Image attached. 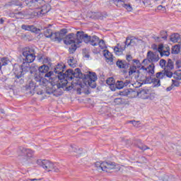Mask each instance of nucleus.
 Returning <instances> with one entry per match:
<instances>
[{
  "mask_svg": "<svg viewBox=\"0 0 181 181\" xmlns=\"http://www.w3.org/2000/svg\"><path fill=\"white\" fill-rule=\"evenodd\" d=\"M131 123H132V125L134 127H138V122L136 121H130Z\"/></svg>",
  "mask_w": 181,
  "mask_h": 181,
  "instance_id": "3c124183",
  "label": "nucleus"
},
{
  "mask_svg": "<svg viewBox=\"0 0 181 181\" xmlns=\"http://www.w3.org/2000/svg\"><path fill=\"white\" fill-rule=\"evenodd\" d=\"M155 74V64L152 63L147 68L141 66L138 70V78H141L143 81L152 77Z\"/></svg>",
  "mask_w": 181,
  "mask_h": 181,
  "instance_id": "f03ea898",
  "label": "nucleus"
},
{
  "mask_svg": "<svg viewBox=\"0 0 181 181\" xmlns=\"http://www.w3.org/2000/svg\"><path fill=\"white\" fill-rule=\"evenodd\" d=\"M116 65L119 69H127V67H128V64L125 61L118 60L116 62Z\"/></svg>",
  "mask_w": 181,
  "mask_h": 181,
  "instance_id": "b1692460",
  "label": "nucleus"
},
{
  "mask_svg": "<svg viewBox=\"0 0 181 181\" xmlns=\"http://www.w3.org/2000/svg\"><path fill=\"white\" fill-rule=\"evenodd\" d=\"M133 62H134V63H135L136 67L137 69H141L142 65L141 64V62H139V60H138V59H133Z\"/></svg>",
  "mask_w": 181,
  "mask_h": 181,
  "instance_id": "a19ab883",
  "label": "nucleus"
},
{
  "mask_svg": "<svg viewBox=\"0 0 181 181\" xmlns=\"http://www.w3.org/2000/svg\"><path fill=\"white\" fill-rule=\"evenodd\" d=\"M91 37L88 36L87 34H84L83 31H78L76 33V43L80 45L84 41L85 43H90Z\"/></svg>",
  "mask_w": 181,
  "mask_h": 181,
  "instance_id": "9d476101",
  "label": "nucleus"
},
{
  "mask_svg": "<svg viewBox=\"0 0 181 181\" xmlns=\"http://www.w3.org/2000/svg\"><path fill=\"white\" fill-rule=\"evenodd\" d=\"M64 71V66L62 64H58L55 69H54V73L56 74H58V83L52 85V87H54V90L51 91V93H53V91H56L57 88H64V87H66V90L68 91H70L72 88H74L75 84H78V82H75L73 81L71 82V86H69V82L67 81V71Z\"/></svg>",
  "mask_w": 181,
  "mask_h": 181,
  "instance_id": "f257e3e1",
  "label": "nucleus"
},
{
  "mask_svg": "<svg viewBox=\"0 0 181 181\" xmlns=\"http://www.w3.org/2000/svg\"><path fill=\"white\" fill-rule=\"evenodd\" d=\"M66 80L69 82V80H71L72 78H83V74H81V71L80 69L76 68L74 71L73 69H68L66 71Z\"/></svg>",
  "mask_w": 181,
  "mask_h": 181,
  "instance_id": "1a4fd4ad",
  "label": "nucleus"
},
{
  "mask_svg": "<svg viewBox=\"0 0 181 181\" xmlns=\"http://www.w3.org/2000/svg\"><path fill=\"white\" fill-rule=\"evenodd\" d=\"M165 50V48L163 47V45H160L158 47V53H161L163 51Z\"/></svg>",
  "mask_w": 181,
  "mask_h": 181,
  "instance_id": "a18cd8bd",
  "label": "nucleus"
},
{
  "mask_svg": "<svg viewBox=\"0 0 181 181\" xmlns=\"http://www.w3.org/2000/svg\"><path fill=\"white\" fill-rule=\"evenodd\" d=\"M0 23H1V24L4 23V19L1 18V19H0Z\"/></svg>",
  "mask_w": 181,
  "mask_h": 181,
  "instance_id": "5fc2aeb1",
  "label": "nucleus"
},
{
  "mask_svg": "<svg viewBox=\"0 0 181 181\" xmlns=\"http://www.w3.org/2000/svg\"><path fill=\"white\" fill-rule=\"evenodd\" d=\"M104 56L106 59L107 63H109L110 65L114 64V57H112V54L111 52L107 51V52L104 54Z\"/></svg>",
  "mask_w": 181,
  "mask_h": 181,
  "instance_id": "412c9836",
  "label": "nucleus"
},
{
  "mask_svg": "<svg viewBox=\"0 0 181 181\" xmlns=\"http://www.w3.org/2000/svg\"><path fill=\"white\" fill-rule=\"evenodd\" d=\"M137 148H139V149H140L141 151H146V149H149V147L144 144H142L141 143L137 144Z\"/></svg>",
  "mask_w": 181,
  "mask_h": 181,
  "instance_id": "f704fd0d",
  "label": "nucleus"
},
{
  "mask_svg": "<svg viewBox=\"0 0 181 181\" xmlns=\"http://www.w3.org/2000/svg\"><path fill=\"white\" fill-rule=\"evenodd\" d=\"M139 40L138 39L134 37L132 39L129 38H127L126 41H125V45L127 46H135L136 45V43H138Z\"/></svg>",
  "mask_w": 181,
  "mask_h": 181,
  "instance_id": "4be33fe9",
  "label": "nucleus"
},
{
  "mask_svg": "<svg viewBox=\"0 0 181 181\" xmlns=\"http://www.w3.org/2000/svg\"><path fill=\"white\" fill-rule=\"evenodd\" d=\"M126 59L127 60V62H131V60H132V56L127 55Z\"/></svg>",
  "mask_w": 181,
  "mask_h": 181,
  "instance_id": "8fccbe9b",
  "label": "nucleus"
},
{
  "mask_svg": "<svg viewBox=\"0 0 181 181\" xmlns=\"http://www.w3.org/2000/svg\"><path fill=\"white\" fill-rule=\"evenodd\" d=\"M95 166L98 172H110L112 169H115L117 165L112 162H96Z\"/></svg>",
  "mask_w": 181,
  "mask_h": 181,
  "instance_id": "20e7f679",
  "label": "nucleus"
},
{
  "mask_svg": "<svg viewBox=\"0 0 181 181\" xmlns=\"http://www.w3.org/2000/svg\"><path fill=\"white\" fill-rule=\"evenodd\" d=\"M172 81H173V84H174V86H179V83L176 82V81L172 80Z\"/></svg>",
  "mask_w": 181,
  "mask_h": 181,
  "instance_id": "864d4df0",
  "label": "nucleus"
},
{
  "mask_svg": "<svg viewBox=\"0 0 181 181\" xmlns=\"http://www.w3.org/2000/svg\"><path fill=\"white\" fill-rule=\"evenodd\" d=\"M159 61V55L156 53H153L151 51H148L147 53V59H144L143 62H149L150 63H156Z\"/></svg>",
  "mask_w": 181,
  "mask_h": 181,
  "instance_id": "dca6fc26",
  "label": "nucleus"
},
{
  "mask_svg": "<svg viewBox=\"0 0 181 181\" xmlns=\"http://www.w3.org/2000/svg\"><path fill=\"white\" fill-rule=\"evenodd\" d=\"M134 82H132V80L131 78H126L124 81H117L115 86L117 90H121L124 88V87H131L132 86L134 87Z\"/></svg>",
  "mask_w": 181,
  "mask_h": 181,
  "instance_id": "9b49d317",
  "label": "nucleus"
},
{
  "mask_svg": "<svg viewBox=\"0 0 181 181\" xmlns=\"http://www.w3.org/2000/svg\"><path fill=\"white\" fill-rule=\"evenodd\" d=\"M164 71H165V77H172V76H173V73H172V71H170V70H165Z\"/></svg>",
  "mask_w": 181,
  "mask_h": 181,
  "instance_id": "79ce46f5",
  "label": "nucleus"
},
{
  "mask_svg": "<svg viewBox=\"0 0 181 181\" xmlns=\"http://www.w3.org/2000/svg\"><path fill=\"white\" fill-rule=\"evenodd\" d=\"M34 80L36 83H38L39 86H42L43 87L49 84V81L43 75H41V74H35L34 75Z\"/></svg>",
  "mask_w": 181,
  "mask_h": 181,
  "instance_id": "ddd939ff",
  "label": "nucleus"
},
{
  "mask_svg": "<svg viewBox=\"0 0 181 181\" xmlns=\"http://www.w3.org/2000/svg\"><path fill=\"white\" fill-rule=\"evenodd\" d=\"M138 95L142 100H151V90L148 89H143L138 92Z\"/></svg>",
  "mask_w": 181,
  "mask_h": 181,
  "instance_id": "f3484780",
  "label": "nucleus"
},
{
  "mask_svg": "<svg viewBox=\"0 0 181 181\" xmlns=\"http://www.w3.org/2000/svg\"><path fill=\"white\" fill-rule=\"evenodd\" d=\"M21 29L24 30H30V32H36V28L33 25H23Z\"/></svg>",
  "mask_w": 181,
  "mask_h": 181,
  "instance_id": "a878e982",
  "label": "nucleus"
},
{
  "mask_svg": "<svg viewBox=\"0 0 181 181\" xmlns=\"http://www.w3.org/2000/svg\"><path fill=\"white\" fill-rule=\"evenodd\" d=\"M180 52V46L175 45L172 48V53L173 54H177Z\"/></svg>",
  "mask_w": 181,
  "mask_h": 181,
  "instance_id": "7c9ffc66",
  "label": "nucleus"
},
{
  "mask_svg": "<svg viewBox=\"0 0 181 181\" xmlns=\"http://www.w3.org/2000/svg\"><path fill=\"white\" fill-rule=\"evenodd\" d=\"M49 11L50 8L47 9V7L46 6H43L42 9H40V11H36L35 13L37 16H38L39 18H42L43 15H46V13H47V12H49Z\"/></svg>",
  "mask_w": 181,
  "mask_h": 181,
  "instance_id": "aec40b11",
  "label": "nucleus"
},
{
  "mask_svg": "<svg viewBox=\"0 0 181 181\" xmlns=\"http://www.w3.org/2000/svg\"><path fill=\"white\" fill-rule=\"evenodd\" d=\"M76 63H77V61L74 60V57H71L70 59L68 60V64L70 66V67H72L73 69L76 67Z\"/></svg>",
  "mask_w": 181,
  "mask_h": 181,
  "instance_id": "c756f323",
  "label": "nucleus"
},
{
  "mask_svg": "<svg viewBox=\"0 0 181 181\" xmlns=\"http://www.w3.org/2000/svg\"><path fill=\"white\" fill-rule=\"evenodd\" d=\"M67 29L64 28L62 29L59 32L53 33L52 40H54V42H60L61 40L64 39V36L67 35Z\"/></svg>",
  "mask_w": 181,
  "mask_h": 181,
  "instance_id": "f8f14e48",
  "label": "nucleus"
},
{
  "mask_svg": "<svg viewBox=\"0 0 181 181\" xmlns=\"http://www.w3.org/2000/svg\"><path fill=\"white\" fill-rule=\"evenodd\" d=\"M99 40H100V38L98 37L93 35L90 37V44L92 46H97V45H98Z\"/></svg>",
  "mask_w": 181,
  "mask_h": 181,
  "instance_id": "393cba45",
  "label": "nucleus"
},
{
  "mask_svg": "<svg viewBox=\"0 0 181 181\" xmlns=\"http://www.w3.org/2000/svg\"><path fill=\"white\" fill-rule=\"evenodd\" d=\"M170 40L173 43H177L179 40H180V35L179 33H174L170 35Z\"/></svg>",
  "mask_w": 181,
  "mask_h": 181,
  "instance_id": "5701e85b",
  "label": "nucleus"
},
{
  "mask_svg": "<svg viewBox=\"0 0 181 181\" xmlns=\"http://www.w3.org/2000/svg\"><path fill=\"white\" fill-rule=\"evenodd\" d=\"M173 77L175 80H181V71H176L173 74Z\"/></svg>",
  "mask_w": 181,
  "mask_h": 181,
  "instance_id": "473e14b6",
  "label": "nucleus"
},
{
  "mask_svg": "<svg viewBox=\"0 0 181 181\" xmlns=\"http://www.w3.org/2000/svg\"><path fill=\"white\" fill-rule=\"evenodd\" d=\"M157 9H158V11H163V12H165V11H166V8L165 6H163L162 5L158 6Z\"/></svg>",
  "mask_w": 181,
  "mask_h": 181,
  "instance_id": "49530a36",
  "label": "nucleus"
},
{
  "mask_svg": "<svg viewBox=\"0 0 181 181\" xmlns=\"http://www.w3.org/2000/svg\"><path fill=\"white\" fill-rule=\"evenodd\" d=\"M125 47H127V45L125 43L122 44L121 45L119 44H117V46L114 48V51L116 54H122V52L125 50Z\"/></svg>",
  "mask_w": 181,
  "mask_h": 181,
  "instance_id": "6ab92c4d",
  "label": "nucleus"
},
{
  "mask_svg": "<svg viewBox=\"0 0 181 181\" xmlns=\"http://www.w3.org/2000/svg\"><path fill=\"white\" fill-rule=\"evenodd\" d=\"M173 62H172V59H168L165 70H173Z\"/></svg>",
  "mask_w": 181,
  "mask_h": 181,
  "instance_id": "bb28decb",
  "label": "nucleus"
},
{
  "mask_svg": "<svg viewBox=\"0 0 181 181\" xmlns=\"http://www.w3.org/2000/svg\"><path fill=\"white\" fill-rule=\"evenodd\" d=\"M161 4H163V1H162Z\"/></svg>",
  "mask_w": 181,
  "mask_h": 181,
  "instance_id": "bf43d9fd",
  "label": "nucleus"
},
{
  "mask_svg": "<svg viewBox=\"0 0 181 181\" xmlns=\"http://www.w3.org/2000/svg\"><path fill=\"white\" fill-rule=\"evenodd\" d=\"M35 1H37V0H35Z\"/></svg>",
  "mask_w": 181,
  "mask_h": 181,
  "instance_id": "052dcab7",
  "label": "nucleus"
},
{
  "mask_svg": "<svg viewBox=\"0 0 181 181\" xmlns=\"http://www.w3.org/2000/svg\"><path fill=\"white\" fill-rule=\"evenodd\" d=\"M37 165L43 168L47 172H59V168L48 160H37Z\"/></svg>",
  "mask_w": 181,
  "mask_h": 181,
  "instance_id": "423d86ee",
  "label": "nucleus"
},
{
  "mask_svg": "<svg viewBox=\"0 0 181 181\" xmlns=\"http://www.w3.org/2000/svg\"><path fill=\"white\" fill-rule=\"evenodd\" d=\"M160 54L161 57H163V56H166L168 57V56L170 54V52H169V49H167V50L164 49L163 52H160Z\"/></svg>",
  "mask_w": 181,
  "mask_h": 181,
  "instance_id": "58836bf2",
  "label": "nucleus"
},
{
  "mask_svg": "<svg viewBox=\"0 0 181 181\" xmlns=\"http://www.w3.org/2000/svg\"><path fill=\"white\" fill-rule=\"evenodd\" d=\"M112 1L116 6H118V8H121V5L124 4V0H112Z\"/></svg>",
  "mask_w": 181,
  "mask_h": 181,
  "instance_id": "2f4dec72",
  "label": "nucleus"
},
{
  "mask_svg": "<svg viewBox=\"0 0 181 181\" xmlns=\"http://www.w3.org/2000/svg\"><path fill=\"white\" fill-rule=\"evenodd\" d=\"M44 35L47 37H50L51 39H52V37H53V32L50 29L45 30Z\"/></svg>",
  "mask_w": 181,
  "mask_h": 181,
  "instance_id": "c85d7f7f",
  "label": "nucleus"
},
{
  "mask_svg": "<svg viewBox=\"0 0 181 181\" xmlns=\"http://www.w3.org/2000/svg\"><path fill=\"white\" fill-rule=\"evenodd\" d=\"M74 152H77V151L76 150V148H75V149H74Z\"/></svg>",
  "mask_w": 181,
  "mask_h": 181,
  "instance_id": "13d9d810",
  "label": "nucleus"
},
{
  "mask_svg": "<svg viewBox=\"0 0 181 181\" xmlns=\"http://www.w3.org/2000/svg\"><path fill=\"white\" fill-rule=\"evenodd\" d=\"M136 66L135 65H133L130 66L129 69V77L127 78H130L132 81V77H134V78H138V70H136Z\"/></svg>",
  "mask_w": 181,
  "mask_h": 181,
  "instance_id": "a211bd4d",
  "label": "nucleus"
},
{
  "mask_svg": "<svg viewBox=\"0 0 181 181\" xmlns=\"http://www.w3.org/2000/svg\"><path fill=\"white\" fill-rule=\"evenodd\" d=\"M158 1H159V0H154V2H155L156 4H158Z\"/></svg>",
  "mask_w": 181,
  "mask_h": 181,
  "instance_id": "4d7b16f0",
  "label": "nucleus"
},
{
  "mask_svg": "<svg viewBox=\"0 0 181 181\" xmlns=\"http://www.w3.org/2000/svg\"><path fill=\"white\" fill-rule=\"evenodd\" d=\"M175 66L177 67V69H180L181 67V61L180 60H177L175 62Z\"/></svg>",
  "mask_w": 181,
  "mask_h": 181,
  "instance_id": "de8ad7c7",
  "label": "nucleus"
},
{
  "mask_svg": "<svg viewBox=\"0 0 181 181\" xmlns=\"http://www.w3.org/2000/svg\"><path fill=\"white\" fill-rule=\"evenodd\" d=\"M167 38H168V37H166V36L163 37V39H164V40H166Z\"/></svg>",
  "mask_w": 181,
  "mask_h": 181,
  "instance_id": "6e6d98bb",
  "label": "nucleus"
},
{
  "mask_svg": "<svg viewBox=\"0 0 181 181\" xmlns=\"http://www.w3.org/2000/svg\"><path fill=\"white\" fill-rule=\"evenodd\" d=\"M64 43L65 45H71V47L69 49V52L71 54H73L74 52L77 49V40H74V34L71 33L64 37Z\"/></svg>",
  "mask_w": 181,
  "mask_h": 181,
  "instance_id": "39448f33",
  "label": "nucleus"
},
{
  "mask_svg": "<svg viewBox=\"0 0 181 181\" xmlns=\"http://www.w3.org/2000/svg\"><path fill=\"white\" fill-rule=\"evenodd\" d=\"M9 63V60L6 58H0V70L2 69V66H6Z\"/></svg>",
  "mask_w": 181,
  "mask_h": 181,
  "instance_id": "cd10ccee",
  "label": "nucleus"
},
{
  "mask_svg": "<svg viewBox=\"0 0 181 181\" xmlns=\"http://www.w3.org/2000/svg\"><path fill=\"white\" fill-rule=\"evenodd\" d=\"M39 62H42L43 60L44 63H49V61L50 60L49 57H45L43 56H40L38 57Z\"/></svg>",
  "mask_w": 181,
  "mask_h": 181,
  "instance_id": "e433bc0d",
  "label": "nucleus"
},
{
  "mask_svg": "<svg viewBox=\"0 0 181 181\" xmlns=\"http://www.w3.org/2000/svg\"><path fill=\"white\" fill-rule=\"evenodd\" d=\"M173 86H169L166 88V91H171V90H173Z\"/></svg>",
  "mask_w": 181,
  "mask_h": 181,
  "instance_id": "603ef678",
  "label": "nucleus"
},
{
  "mask_svg": "<svg viewBox=\"0 0 181 181\" xmlns=\"http://www.w3.org/2000/svg\"><path fill=\"white\" fill-rule=\"evenodd\" d=\"M17 155L22 163H28L33 158V151L25 147H20L17 151Z\"/></svg>",
  "mask_w": 181,
  "mask_h": 181,
  "instance_id": "7ed1b4c3",
  "label": "nucleus"
},
{
  "mask_svg": "<svg viewBox=\"0 0 181 181\" xmlns=\"http://www.w3.org/2000/svg\"><path fill=\"white\" fill-rule=\"evenodd\" d=\"M141 2L145 6H149V5H151V0H141Z\"/></svg>",
  "mask_w": 181,
  "mask_h": 181,
  "instance_id": "c03bdc74",
  "label": "nucleus"
},
{
  "mask_svg": "<svg viewBox=\"0 0 181 181\" xmlns=\"http://www.w3.org/2000/svg\"><path fill=\"white\" fill-rule=\"evenodd\" d=\"M39 74L42 75L44 77H47V78H50L52 76H53V72H49V66L46 65H42L39 67Z\"/></svg>",
  "mask_w": 181,
  "mask_h": 181,
  "instance_id": "2eb2a0df",
  "label": "nucleus"
},
{
  "mask_svg": "<svg viewBox=\"0 0 181 181\" xmlns=\"http://www.w3.org/2000/svg\"><path fill=\"white\" fill-rule=\"evenodd\" d=\"M114 103H115V104L119 105L122 104L124 101L122 100V98H117L114 100Z\"/></svg>",
  "mask_w": 181,
  "mask_h": 181,
  "instance_id": "37998d69",
  "label": "nucleus"
},
{
  "mask_svg": "<svg viewBox=\"0 0 181 181\" xmlns=\"http://www.w3.org/2000/svg\"><path fill=\"white\" fill-rule=\"evenodd\" d=\"M110 90L112 91H115V89L117 88V86H115V84H113L112 86H110Z\"/></svg>",
  "mask_w": 181,
  "mask_h": 181,
  "instance_id": "09e8293b",
  "label": "nucleus"
},
{
  "mask_svg": "<svg viewBox=\"0 0 181 181\" xmlns=\"http://www.w3.org/2000/svg\"><path fill=\"white\" fill-rule=\"evenodd\" d=\"M98 45H99V47H100V49H105L106 46H105V42L103 40H99Z\"/></svg>",
  "mask_w": 181,
  "mask_h": 181,
  "instance_id": "4c0bfd02",
  "label": "nucleus"
},
{
  "mask_svg": "<svg viewBox=\"0 0 181 181\" xmlns=\"http://www.w3.org/2000/svg\"><path fill=\"white\" fill-rule=\"evenodd\" d=\"M156 77L157 79L154 80L153 86L154 87H160V80H163V78H166V71L163 70L158 72L156 74Z\"/></svg>",
  "mask_w": 181,
  "mask_h": 181,
  "instance_id": "4468645a",
  "label": "nucleus"
},
{
  "mask_svg": "<svg viewBox=\"0 0 181 181\" xmlns=\"http://www.w3.org/2000/svg\"><path fill=\"white\" fill-rule=\"evenodd\" d=\"M122 6L123 8H125L129 12H131L132 11V6H131V5L129 4H125V3L124 2V0H123V4L121 5V8Z\"/></svg>",
  "mask_w": 181,
  "mask_h": 181,
  "instance_id": "c9c22d12",
  "label": "nucleus"
},
{
  "mask_svg": "<svg viewBox=\"0 0 181 181\" xmlns=\"http://www.w3.org/2000/svg\"><path fill=\"white\" fill-rule=\"evenodd\" d=\"M97 81V74L94 72H88V74L85 75V84L89 86L91 88H95Z\"/></svg>",
  "mask_w": 181,
  "mask_h": 181,
  "instance_id": "6e6552de",
  "label": "nucleus"
},
{
  "mask_svg": "<svg viewBox=\"0 0 181 181\" xmlns=\"http://www.w3.org/2000/svg\"><path fill=\"white\" fill-rule=\"evenodd\" d=\"M160 66L162 69H166V60L165 59H160Z\"/></svg>",
  "mask_w": 181,
  "mask_h": 181,
  "instance_id": "ea45409f",
  "label": "nucleus"
},
{
  "mask_svg": "<svg viewBox=\"0 0 181 181\" xmlns=\"http://www.w3.org/2000/svg\"><path fill=\"white\" fill-rule=\"evenodd\" d=\"M106 83H107L108 86H112L115 84V80L112 77L108 78L106 80Z\"/></svg>",
  "mask_w": 181,
  "mask_h": 181,
  "instance_id": "72a5a7b5",
  "label": "nucleus"
},
{
  "mask_svg": "<svg viewBox=\"0 0 181 181\" xmlns=\"http://www.w3.org/2000/svg\"><path fill=\"white\" fill-rule=\"evenodd\" d=\"M23 56L25 62H27V63H33L36 59V55H35V49L30 47L24 49L23 51Z\"/></svg>",
  "mask_w": 181,
  "mask_h": 181,
  "instance_id": "0eeeda50",
  "label": "nucleus"
}]
</instances>
